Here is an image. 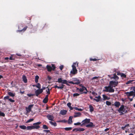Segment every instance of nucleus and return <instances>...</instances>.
<instances>
[{
	"label": "nucleus",
	"instance_id": "obj_34",
	"mask_svg": "<svg viewBox=\"0 0 135 135\" xmlns=\"http://www.w3.org/2000/svg\"><path fill=\"white\" fill-rule=\"evenodd\" d=\"M48 99L45 98L43 100V102L44 103H46L47 102Z\"/></svg>",
	"mask_w": 135,
	"mask_h": 135
},
{
	"label": "nucleus",
	"instance_id": "obj_12",
	"mask_svg": "<svg viewBox=\"0 0 135 135\" xmlns=\"http://www.w3.org/2000/svg\"><path fill=\"white\" fill-rule=\"evenodd\" d=\"M33 106V104L31 105H30L28 107H26V108L27 113H28L31 111V108Z\"/></svg>",
	"mask_w": 135,
	"mask_h": 135
},
{
	"label": "nucleus",
	"instance_id": "obj_18",
	"mask_svg": "<svg viewBox=\"0 0 135 135\" xmlns=\"http://www.w3.org/2000/svg\"><path fill=\"white\" fill-rule=\"evenodd\" d=\"M135 80H130L127 81L126 83V84H133L135 83Z\"/></svg>",
	"mask_w": 135,
	"mask_h": 135
},
{
	"label": "nucleus",
	"instance_id": "obj_52",
	"mask_svg": "<svg viewBox=\"0 0 135 135\" xmlns=\"http://www.w3.org/2000/svg\"><path fill=\"white\" fill-rule=\"evenodd\" d=\"M63 68V66L62 65H61L60 67V68L61 70H62Z\"/></svg>",
	"mask_w": 135,
	"mask_h": 135
},
{
	"label": "nucleus",
	"instance_id": "obj_63",
	"mask_svg": "<svg viewBox=\"0 0 135 135\" xmlns=\"http://www.w3.org/2000/svg\"><path fill=\"white\" fill-rule=\"evenodd\" d=\"M48 95H46V97L45 98L48 99Z\"/></svg>",
	"mask_w": 135,
	"mask_h": 135
},
{
	"label": "nucleus",
	"instance_id": "obj_46",
	"mask_svg": "<svg viewBox=\"0 0 135 135\" xmlns=\"http://www.w3.org/2000/svg\"><path fill=\"white\" fill-rule=\"evenodd\" d=\"M120 75L122 77L126 78V75L122 73L121 74H120Z\"/></svg>",
	"mask_w": 135,
	"mask_h": 135
},
{
	"label": "nucleus",
	"instance_id": "obj_60",
	"mask_svg": "<svg viewBox=\"0 0 135 135\" xmlns=\"http://www.w3.org/2000/svg\"><path fill=\"white\" fill-rule=\"evenodd\" d=\"M130 101H132L133 100V98H129Z\"/></svg>",
	"mask_w": 135,
	"mask_h": 135
},
{
	"label": "nucleus",
	"instance_id": "obj_9",
	"mask_svg": "<svg viewBox=\"0 0 135 135\" xmlns=\"http://www.w3.org/2000/svg\"><path fill=\"white\" fill-rule=\"evenodd\" d=\"M41 123V122H37L36 123L33 124V126H32L33 129H37L39 128L40 127V126L38 125Z\"/></svg>",
	"mask_w": 135,
	"mask_h": 135
},
{
	"label": "nucleus",
	"instance_id": "obj_44",
	"mask_svg": "<svg viewBox=\"0 0 135 135\" xmlns=\"http://www.w3.org/2000/svg\"><path fill=\"white\" fill-rule=\"evenodd\" d=\"M27 28V26H26L25 27H24L23 29L22 30H20V31H25L26 29Z\"/></svg>",
	"mask_w": 135,
	"mask_h": 135
},
{
	"label": "nucleus",
	"instance_id": "obj_15",
	"mask_svg": "<svg viewBox=\"0 0 135 135\" xmlns=\"http://www.w3.org/2000/svg\"><path fill=\"white\" fill-rule=\"evenodd\" d=\"M42 92V89H39L35 91L36 95L37 96H38V95L40 93H41Z\"/></svg>",
	"mask_w": 135,
	"mask_h": 135
},
{
	"label": "nucleus",
	"instance_id": "obj_57",
	"mask_svg": "<svg viewBox=\"0 0 135 135\" xmlns=\"http://www.w3.org/2000/svg\"><path fill=\"white\" fill-rule=\"evenodd\" d=\"M45 88H46L45 87H43L42 88V89H42V90L43 91V90H45Z\"/></svg>",
	"mask_w": 135,
	"mask_h": 135
},
{
	"label": "nucleus",
	"instance_id": "obj_11",
	"mask_svg": "<svg viewBox=\"0 0 135 135\" xmlns=\"http://www.w3.org/2000/svg\"><path fill=\"white\" fill-rule=\"evenodd\" d=\"M90 119L86 118L85 119L82 121V123H83L81 124V126H82L83 125L88 124L90 122Z\"/></svg>",
	"mask_w": 135,
	"mask_h": 135
},
{
	"label": "nucleus",
	"instance_id": "obj_3",
	"mask_svg": "<svg viewBox=\"0 0 135 135\" xmlns=\"http://www.w3.org/2000/svg\"><path fill=\"white\" fill-rule=\"evenodd\" d=\"M118 111L119 113H121L122 114H123L124 113H125L127 112L123 105H122L119 109L118 110Z\"/></svg>",
	"mask_w": 135,
	"mask_h": 135
},
{
	"label": "nucleus",
	"instance_id": "obj_58",
	"mask_svg": "<svg viewBox=\"0 0 135 135\" xmlns=\"http://www.w3.org/2000/svg\"><path fill=\"white\" fill-rule=\"evenodd\" d=\"M109 128H107L106 129H105L104 130L105 131H107L108 130H109Z\"/></svg>",
	"mask_w": 135,
	"mask_h": 135
},
{
	"label": "nucleus",
	"instance_id": "obj_43",
	"mask_svg": "<svg viewBox=\"0 0 135 135\" xmlns=\"http://www.w3.org/2000/svg\"><path fill=\"white\" fill-rule=\"evenodd\" d=\"M80 94L78 93H74L73 94V96L74 97H76L79 96Z\"/></svg>",
	"mask_w": 135,
	"mask_h": 135
},
{
	"label": "nucleus",
	"instance_id": "obj_51",
	"mask_svg": "<svg viewBox=\"0 0 135 135\" xmlns=\"http://www.w3.org/2000/svg\"><path fill=\"white\" fill-rule=\"evenodd\" d=\"M90 61H96L97 60V59H96L90 58Z\"/></svg>",
	"mask_w": 135,
	"mask_h": 135
},
{
	"label": "nucleus",
	"instance_id": "obj_26",
	"mask_svg": "<svg viewBox=\"0 0 135 135\" xmlns=\"http://www.w3.org/2000/svg\"><path fill=\"white\" fill-rule=\"evenodd\" d=\"M89 108L90 111V112H92L94 111V108L91 105H89Z\"/></svg>",
	"mask_w": 135,
	"mask_h": 135
},
{
	"label": "nucleus",
	"instance_id": "obj_40",
	"mask_svg": "<svg viewBox=\"0 0 135 135\" xmlns=\"http://www.w3.org/2000/svg\"><path fill=\"white\" fill-rule=\"evenodd\" d=\"M85 130V129L83 128H79V131L82 132L83 131Z\"/></svg>",
	"mask_w": 135,
	"mask_h": 135
},
{
	"label": "nucleus",
	"instance_id": "obj_42",
	"mask_svg": "<svg viewBox=\"0 0 135 135\" xmlns=\"http://www.w3.org/2000/svg\"><path fill=\"white\" fill-rule=\"evenodd\" d=\"M73 131H75L76 132L77 131H79V128H74L73 130Z\"/></svg>",
	"mask_w": 135,
	"mask_h": 135
},
{
	"label": "nucleus",
	"instance_id": "obj_37",
	"mask_svg": "<svg viewBox=\"0 0 135 135\" xmlns=\"http://www.w3.org/2000/svg\"><path fill=\"white\" fill-rule=\"evenodd\" d=\"M33 120V119L32 118H31L27 120L26 122V123H28L30 122H31Z\"/></svg>",
	"mask_w": 135,
	"mask_h": 135
},
{
	"label": "nucleus",
	"instance_id": "obj_53",
	"mask_svg": "<svg viewBox=\"0 0 135 135\" xmlns=\"http://www.w3.org/2000/svg\"><path fill=\"white\" fill-rule=\"evenodd\" d=\"M44 132H45L46 133H48L50 132V131L49 130H45L44 131Z\"/></svg>",
	"mask_w": 135,
	"mask_h": 135
},
{
	"label": "nucleus",
	"instance_id": "obj_59",
	"mask_svg": "<svg viewBox=\"0 0 135 135\" xmlns=\"http://www.w3.org/2000/svg\"><path fill=\"white\" fill-rule=\"evenodd\" d=\"M4 59L6 60H7L9 59V58L8 57H6L4 58Z\"/></svg>",
	"mask_w": 135,
	"mask_h": 135
},
{
	"label": "nucleus",
	"instance_id": "obj_16",
	"mask_svg": "<svg viewBox=\"0 0 135 135\" xmlns=\"http://www.w3.org/2000/svg\"><path fill=\"white\" fill-rule=\"evenodd\" d=\"M99 77L95 76L92 78L91 80H93V81L94 82H98L99 80L98 79V78Z\"/></svg>",
	"mask_w": 135,
	"mask_h": 135
},
{
	"label": "nucleus",
	"instance_id": "obj_13",
	"mask_svg": "<svg viewBox=\"0 0 135 135\" xmlns=\"http://www.w3.org/2000/svg\"><path fill=\"white\" fill-rule=\"evenodd\" d=\"M79 89V91L80 92H83L84 90H86V91L85 92H84V93L86 94L87 93V92L88 91L87 90L86 88L84 86H82L81 88H80L79 89H78V88H77V89Z\"/></svg>",
	"mask_w": 135,
	"mask_h": 135
},
{
	"label": "nucleus",
	"instance_id": "obj_6",
	"mask_svg": "<svg viewBox=\"0 0 135 135\" xmlns=\"http://www.w3.org/2000/svg\"><path fill=\"white\" fill-rule=\"evenodd\" d=\"M46 68L49 71H51L52 69L54 70L55 68V67L54 65L52 64V67L51 66L48 65H47L46 66Z\"/></svg>",
	"mask_w": 135,
	"mask_h": 135
},
{
	"label": "nucleus",
	"instance_id": "obj_17",
	"mask_svg": "<svg viewBox=\"0 0 135 135\" xmlns=\"http://www.w3.org/2000/svg\"><path fill=\"white\" fill-rule=\"evenodd\" d=\"M4 100L8 99L9 100V101L10 102H12V103H13L15 102V100H14L12 99H11V98H9V96H7L5 97L4 98Z\"/></svg>",
	"mask_w": 135,
	"mask_h": 135
},
{
	"label": "nucleus",
	"instance_id": "obj_23",
	"mask_svg": "<svg viewBox=\"0 0 135 135\" xmlns=\"http://www.w3.org/2000/svg\"><path fill=\"white\" fill-rule=\"evenodd\" d=\"M73 118V117L71 116L69 117V119L68 120V123L69 124H71L72 123V119Z\"/></svg>",
	"mask_w": 135,
	"mask_h": 135
},
{
	"label": "nucleus",
	"instance_id": "obj_22",
	"mask_svg": "<svg viewBox=\"0 0 135 135\" xmlns=\"http://www.w3.org/2000/svg\"><path fill=\"white\" fill-rule=\"evenodd\" d=\"M22 79L23 81L25 83H27V79L26 76L25 75H23L22 76Z\"/></svg>",
	"mask_w": 135,
	"mask_h": 135
},
{
	"label": "nucleus",
	"instance_id": "obj_38",
	"mask_svg": "<svg viewBox=\"0 0 135 135\" xmlns=\"http://www.w3.org/2000/svg\"><path fill=\"white\" fill-rule=\"evenodd\" d=\"M72 128L71 127H67L64 128V129L66 131H69L71 130Z\"/></svg>",
	"mask_w": 135,
	"mask_h": 135
},
{
	"label": "nucleus",
	"instance_id": "obj_27",
	"mask_svg": "<svg viewBox=\"0 0 135 135\" xmlns=\"http://www.w3.org/2000/svg\"><path fill=\"white\" fill-rule=\"evenodd\" d=\"M8 94L9 96L12 97H14L15 95V93H13L11 92H8Z\"/></svg>",
	"mask_w": 135,
	"mask_h": 135
},
{
	"label": "nucleus",
	"instance_id": "obj_64",
	"mask_svg": "<svg viewBox=\"0 0 135 135\" xmlns=\"http://www.w3.org/2000/svg\"><path fill=\"white\" fill-rule=\"evenodd\" d=\"M58 86L57 85H55L54 86V88H55L57 87Z\"/></svg>",
	"mask_w": 135,
	"mask_h": 135
},
{
	"label": "nucleus",
	"instance_id": "obj_39",
	"mask_svg": "<svg viewBox=\"0 0 135 135\" xmlns=\"http://www.w3.org/2000/svg\"><path fill=\"white\" fill-rule=\"evenodd\" d=\"M5 116V114L3 112H2L0 111V116H2L4 117Z\"/></svg>",
	"mask_w": 135,
	"mask_h": 135
},
{
	"label": "nucleus",
	"instance_id": "obj_8",
	"mask_svg": "<svg viewBox=\"0 0 135 135\" xmlns=\"http://www.w3.org/2000/svg\"><path fill=\"white\" fill-rule=\"evenodd\" d=\"M109 85L112 88L113 87H115L117 86L118 84V82L117 81H111L109 82Z\"/></svg>",
	"mask_w": 135,
	"mask_h": 135
},
{
	"label": "nucleus",
	"instance_id": "obj_41",
	"mask_svg": "<svg viewBox=\"0 0 135 135\" xmlns=\"http://www.w3.org/2000/svg\"><path fill=\"white\" fill-rule=\"evenodd\" d=\"M106 103V104L108 105H110L111 104V102L109 101H107Z\"/></svg>",
	"mask_w": 135,
	"mask_h": 135
},
{
	"label": "nucleus",
	"instance_id": "obj_49",
	"mask_svg": "<svg viewBox=\"0 0 135 135\" xmlns=\"http://www.w3.org/2000/svg\"><path fill=\"white\" fill-rule=\"evenodd\" d=\"M81 124V123L80 122H77V123H74V125H79Z\"/></svg>",
	"mask_w": 135,
	"mask_h": 135
},
{
	"label": "nucleus",
	"instance_id": "obj_62",
	"mask_svg": "<svg viewBox=\"0 0 135 135\" xmlns=\"http://www.w3.org/2000/svg\"><path fill=\"white\" fill-rule=\"evenodd\" d=\"M92 94L93 95H95V93L94 92H92Z\"/></svg>",
	"mask_w": 135,
	"mask_h": 135
},
{
	"label": "nucleus",
	"instance_id": "obj_24",
	"mask_svg": "<svg viewBox=\"0 0 135 135\" xmlns=\"http://www.w3.org/2000/svg\"><path fill=\"white\" fill-rule=\"evenodd\" d=\"M95 98H97V99H94V100H95L97 102L99 101L100 98H101L100 96H99L98 97H95Z\"/></svg>",
	"mask_w": 135,
	"mask_h": 135
},
{
	"label": "nucleus",
	"instance_id": "obj_1",
	"mask_svg": "<svg viewBox=\"0 0 135 135\" xmlns=\"http://www.w3.org/2000/svg\"><path fill=\"white\" fill-rule=\"evenodd\" d=\"M76 65L78 67V63L77 62L74 63L72 65V70L70 71V74H76L77 73V70L76 68Z\"/></svg>",
	"mask_w": 135,
	"mask_h": 135
},
{
	"label": "nucleus",
	"instance_id": "obj_4",
	"mask_svg": "<svg viewBox=\"0 0 135 135\" xmlns=\"http://www.w3.org/2000/svg\"><path fill=\"white\" fill-rule=\"evenodd\" d=\"M57 81L59 83H61L63 84H66L67 85H69V84L67 83L69 81H68L66 80H62L61 78H59L57 80Z\"/></svg>",
	"mask_w": 135,
	"mask_h": 135
},
{
	"label": "nucleus",
	"instance_id": "obj_7",
	"mask_svg": "<svg viewBox=\"0 0 135 135\" xmlns=\"http://www.w3.org/2000/svg\"><path fill=\"white\" fill-rule=\"evenodd\" d=\"M125 93L128 96H133V97H135V92L133 91H131L130 92H126Z\"/></svg>",
	"mask_w": 135,
	"mask_h": 135
},
{
	"label": "nucleus",
	"instance_id": "obj_29",
	"mask_svg": "<svg viewBox=\"0 0 135 135\" xmlns=\"http://www.w3.org/2000/svg\"><path fill=\"white\" fill-rule=\"evenodd\" d=\"M39 78V77L38 75H36L35 76V82L36 83H37L38 81V79Z\"/></svg>",
	"mask_w": 135,
	"mask_h": 135
},
{
	"label": "nucleus",
	"instance_id": "obj_21",
	"mask_svg": "<svg viewBox=\"0 0 135 135\" xmlns=\"http://www.w3.org/2000/svg\"><path fill=\"white\" fill-rule=\"evenodd\" d=\"M89 124L86 125L85 126L87 127H91L94 126L93 123L90 122L89 123Z\"/></svg>",
	"mask_w": 135,
	"mask_h": 135
},
{
	"label": "nucleus",
	"instance_id": "obj_20",
	"mask_svg": "<svg viewBox=\"0 0 135 135\" xmlns=\"http://www.w3.org/2000/svg\"><path fill=\"white\" fill-rule=\"evenodd\" d=\"M81 114L80 112L75 113L74 115V117H80Z\"/></svg>",
	"mask_w": 135,
	"mask_h": 135
},
{
	"label": "nucleus",
	"instance_id": "obj_61",
	"mask_svg": "<svg viewBox=\"0 0 135 135\" xmlns=\"http://www.w3.org/2000/svg\"><path fill=\"white\" fill-rule=\"evenodd\" d=\"M69 108H70V109L71 110H73V108L72 107H71H71H69Z\"/></svg>",
	"mask_w": 135,
	"mask_h": 135
},
{
	"label": "nucleus",
	"instance_id": "obj_2",
	"mask_svg": "<svg viewBox=\"0 0 135 135\" xmlns=\"http://www.w3.org/2000/svg\"><path fill=\"white\" fill-rule=\"evenodd\" d=\"M104 91L106 92H109L110 93H113L114 91V89L109 85V86H105L104 89L103 90Z\"/></svg>",
	"mask_w": 135,
	"mask_h": 135
},
{
	"label": "nucleus",
	"instance_id": "obj_10",
	"mask_svg": "<svg viewBox=\"0 0 135 135\" xmlns=\"http://www.w3.org/2000/svg\"><path fill=\"white\" fill-rule=\"evenodd\" d=\"M108 76L111 79H114L115 81L119 79V77L115 74H114L112 76L108 75Z\"/></svg>",
	"mask_w": 135,
	"mask_h": 135
},
{
	"label": "nucleus",
	"instance_id": "obj_54",
	"mask_svg": "<svg viewBox=\"0 0 135 135\" xmlns=\"http://www.w3.org/2000/svg\"><path fill=\"white\" fill-rule=\"evenodd\" d=\"M103 97L104 99H105L107 98V97L105 95H103Z\"/></svg>",
	"mask_w": 135,
	"mask_h": 135
},
{
	"label": "nucleus",
	"instance_id": "obj_45",
	"mask_svg": "<svg viewBox=\"0 0 135 135\" xmlns=\"http://www.w3.org/2000/svg\"><path fill=\"white\" fill-rule=\"evenodd\" d=\"M43 128L44 129H48V127L45 125H44L43 126Z\"/></svg>",
	"mask_w": 135,
	"mask_h": 135
},
{
	"label": "nucleus",
	"instance_id": "obj_31",
	"mask_svg": "<svg viewBox=\"0 0 135 135\" xmlns=\"http://www.w3.org/2000/svg\"><path fill=\"white\" fill-rule=\"evenodd\" d=\"M22 129H25L26 128V127L25 126H19Z\"/></svg>",
	"mask_w": 135,
	"mask_h": 135
},
{
	"label": "nucleus",
	"instance_id": "obj_36",
	"mask_svg": "<svg viewBox=\"0 0 135 135\" xmlns=\"http://www.w3.org/2000/svg\"><path fill=\"white\" fill-rule=\"evenodd\" d=\"M35 86L36 87L39 89H40L41 88V85L39 83H37V84Z\"/></svg>",
	"mask_w": 135,
	"mask_h": 135
},
{
	"label": "nucleus",
	"instance_id": "obj_25",
	"mask_svg": "<svg viewBox=\"0 0 135 135\" xmlns=\"http://www.w3.org/2000/svg\"><path fill=\"white\" fill-rule=\"evenodd\" d=\"M114 105L116 107H118L120 105V104L119 102H116L114 103Z\"/></svg>",
	"mask_w": 135,
	"mask_h": 135
},
{
	"label": "nucleus",
	"instance_id": "obj_33",
	"mask_svg": "<svg viewBox=\"0 0 135 135\" xmlns=\"http://www.w3.org/2000/svg\"><path fill=\"white\" fill-rule=\"evenodd\" d=\"M32 126H28L26 127V128L27 130H31L33 129V127Z\"/></svg>",
	"mask_w": 135,
	"mask_h": 135
},
{
	"label": "nucleus",
	"instance_id": "obj_32",
	"mask_svg": "<svg viewBox=\"0 0 135 135\" xmlns=\"http://www.w3.org/2000/svg\"><path fill=\"white\" fill-rule=\"evenodd\" d=\"M64 86L65 85H64L62 84L61 86H58L57 88L58 89H62Z\"/></svg>",
	"mask_w": 135,
	"mask_h": 135
},
{
	"label": "nucleus",
	"instance_id": "obj_5",
	"mask_svg": "<svg viewBox=\"0 0 135 135\" xmlns=\"http://www.w3.org/2000/svg\"><path fill=\"white\" fill-rule=\"evenodd\" d=\"M73 81H75V82H74L72 81H69L68 83L72 84H73L76 85H78L80 83V81L76 78H74L73 79Z\"/></svg>",
	"mask_w": 135,
	"mask_h": 135
},
{
	"label": "nucleus",
	"instance_id": "obj_55",
	"mask_svg": "<svg viewBox=\"0 0 135 135\" xmlns=\"http://www.w3.org/2000/svg\"><path fill=\"white\" fill-rule=\"evenodd\" d=\"M59 122H66V120H60V121H59Z\"/></svg>",
	"mask_w": 135,
	"mask_h": 135
},
{
	"label": "nucleus",
	"instance_id": "obj_30",
	"mask_svg": "<svg viewBox=\"0 0 135 135\" xmlns=\"http://www.w3.org/2000/svg\"><path fill=\"white\" fill-rule=\"evenodd\" d=\"M14 56V55H11V56L9 58V60H14L15 59V58L13 57Z\"/></svg>",
	"mask_w": 135,
	"mask_h": 135
},
{
	"label": "nucleus",
	"instance_id": "obj_48",
	"mask_svg": "<svg viewBox=\"0 0 135 135\" xmlns=\"http://www.w3.org/2000/svg\"><path fill=\"white\" fill-rule=\"evenodd\" d=\"M71 103H68L67 104V106L69 108V107H71Z\"/></svg>",
	"mask_w": 135,
	"mask_h": 135
},
{
	"label": "nucleus",
	"instance_id": "obj_14",
	"mask_svg": "<svg viewBox=\"0 0 135 135\" xmlns=\"http://www.w3.org/2000/svg\"><path fill=\"white\" fill-rule=\"evenodd\" d=\"M47 117L49 120L51 121H53L54 117L52 115L48 114L47 115Z\"/></svg>",
	"mask_w": 135,
	"mask_h": 135
},
{
	"label": "nucleus",
	"instance_id": "obj_47",
	"mask_svg": "<svg viewBox=\"0 0 135 135\" xmlns=\"http://www.w3.org/2000/svg\"><path fill=\"white\" fill-rule=\"evenodd\" d=\"M46 91L47 92V93L48 94H50V92L49 88H48L47 90H46Z\"/></svg>",
	"mask_w": 135,
	"mask_h": 135
},
{
	"label": "nucleus",
	"instance_id": "obj_50",
	"mask_svg": "<svg viewBox=\"0 0 135 135\" xmlns=\"http://www.w3.org/2000/svg\"><path fill=\"white\" fill-rule=\"evenodd\" d=\"M129 126L128 124H127L124 127H122L121 128L122 129H123V130H124L125 129V128L127 126Z\"/></svg>",
	"mask_w": 135,
	"mask_h": 135
},
{
	"label": "nucleus",
	"instance_id": "obj_56",
	"mask_svg": "<svg viewBox=\"0 0 135 135\" xmlns=\"http://www.w3.org/2000/svg\"><path fill=\"white\" fill-rule=\"evenodd\" d=\"M132 89L134 91V92H135V86L133 87Z\"/></svg>",
	"mask_w": 135,
	"mask_h": 135
},
{
	"label": "nucleus",
	"instance_id": "obj_35",
	"mask_svg": "<svg viewBox=\"0 0 135 135\" xmlns=\"http://www.w3.org/2000/svg\"><path fill=\"white\" fill-rule=\"evenodd\" d=\"M74 108L76 110H78L79 111H82L83 110V109L81 108H78L76 107H74Z\"/></svg>",
	"mask_w": 135,
	"mask_h": 135
},
{
	"label": "nucleus",
	"instance_id": "obj_19",
	"mask_svg": "<svg viewBox=\"0 0 135 135\" xmlns=\"http://www.w3.org/2000/svg\"><path fill=\"white\" fill-rule=\"evenodd\" d=\"M67 112V111L66 110H61L60 112V114L62 115H65Z\"/></svg>",
	"mask_w": 135,
	"mask_h": 135
},
{
	"label": "nucleus",
	"instance_id": "obj_28",
	"mask_svg": "<svg viewBox=\"0 0 135 135\" xmlns=\"http://www.w3.org/2000/svg\"><path fill=\"white\" fill-rule=\"evenodd\" d=\"M50 123L52 125L54 126H57V123L55 122H52V121H49Z\"/></svg>",
	"mask_w": 135,
	"mask_h": 135
}]
</instances>
